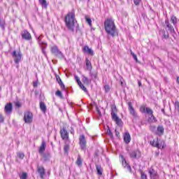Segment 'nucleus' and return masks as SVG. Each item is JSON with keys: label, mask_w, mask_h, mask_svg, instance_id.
Listing matches in <instances>:
<instances>
[{"label": "nucleus", "mask_w": 179, "mask_h": 179, "mask_svg": "<svg viewBox=\"0 0 179 179\" xmlns=\"http://www.w3.org/2000/svg\"><path fill=\"white\" fill-rule=\"evenodd\" d=\"M129 156L131 159H141L142 156V153L139 150H134L130 152Z\"/></svg>", "instance_id": "nucleus-7"}, {"label": "nucleus", "mask_w": 179, "mask_h": 179, "mask_svg": "<svg viewBox=\"0 0 179 179\" xmlns=\"http://www.w3.org/2000/svg\"><path fill=\"white\" fill-rule=\"evenodd\" d=\"M140 111L143 114H148L150 117H148V121L149 122H156L157 121L156 117L153 115V110L150 108L146 107V106L143 105L140 107Z\"/></svg>", "instance_id": "nucleus-3"}, {"label": "nucleus", "mask_w": 179, "mask_h": 179, "mask_svg": "<svg viewBox=\"0 0 179 179\" xmlns=\"http://www.w3.org/2000/svg\"><path fill=\"white\" fill-rule=\"evenodd\" d=\"M121 159H122V164L124 169H127V170L131 173L132 171V169L131 168V166L128 162H127V160L124 157V156L120 155Z\"/></svg>", "instance_id": "nucleus-13"}, {"label": "nucleus", "mask_w": 179, "mask_h": 179, "mask_svg": "<svg viewBox=\"0 0 179 179\" xmlns=\"http://www.w3.org/2000/svg\"><path fill=\"white\" fill-rule=\"evenodd\" d=\"M0 90H1V87H0Z\"/></svg>", "instance_id": "nucleus-62"}, {"label": "nucleus", "mask_w": 179, "mask_h": 179, "mask_svg": "<svg viewBox=\"0 0 179 179\" xmlns=\"http://www.w3.org/2000/svg\"><path fill=\"white\" fill-rule=\"evenodd\" d=\"M127 104L129 111L131 115H132L134 118H138V113H136V111H135V108H134V106H132V102L129 101Z\"/></svg>", "instance_id": "nucleus-10"}, {"label": "nucleus", "mask_w": 179, "mask_h": 179, "mask_svg": "<svg viewBox=\"0 0 179 179\" xmlns=\"http://www.w3.org/2000/svg\"><path fill=\"white\" fill-rule=\"evenodd\" d=\"M141 179H148V177L145 173H141Z\"/></svg>", "instance_id": "nucleus-49"}, {"label": "nucleus", "mask_w": 179, "mask_h": 179, "mask_svg": "<svg viewBox=\"0 0 179 179\" xmlns=\"http://www.w3.org/2000/svg\"><path fill=\"white\" fill-rule=\"evenodd\" d=\"M96 169L97 174L99 176H102L103 175V169L101 168V166L96 165Z\"/></svg>", "instance_id": "nucleus-23"}, {"label": "nucleus", "mask_w": 179, "mask_h": 179, "mask_svg": "<svg viewBox=\"0 0 179 179\" xmlns=\"http://www.w3.org/2000/svg\"><path fill=\"white\" fill-rule=\"evenodd\" d=\"M56 80L59 84L62 83V80H61V78L59 77V76H56Z\"/></svg>", "instance_id": "nucleus-44"}, {"label": "nucleus", "mask_w": 179, "mask_h": 179, "mask_svg": "<svg viewBox=\"0 0 179 179\" xmlns=\"http://www.w3.org/2000/svg\"><path fill=\"white\" fill-rule=\"evenodd\" d=\"M83 82L85 85H89L90 84V82H92V80H89V78L85 76H83Z\"/></svg>", "instance_id": "nucleus-24"}, {"label": "nucleus", "mask_w": 179, "mask_h": 179, "mask_svg": "<svg viewBox=\"0 0 179 179\" xmlns=\"http://www.w3.org/2000/svg\"><path fill=\"white\" fill-rule=\"evenodd\" d=\"M162 113H164V109H162Z\"/></svg>", "instance_id": "nucleus-61"}, {"label": "nucleus", "mask_w": 179, "mask_h": 179, "mask_svg": "<svg viewBox=\"0 0 179 179\" xmlns=\"http://www.w3.org/2000/svg\"><path fill=\"white\" fill-rule=\"evenodd\" d=\"M70 133L73 135L75 134V130H73V129H71V130L70 131Z\"/></svg>", "instance_id": "nucleus-56"}, {"label": "nucleus", "mask_w": 179, "mask_h": 179, "mask_svg": "<svg viewBox=\"0 0 179 179\" xmlns=\"http://www.w3.org/2000/svg\"><path fill=\"white\" fill-rule=\"evenodd\" d=\"M83 52H86V54H88L89 55H94V52L92 48H89V46L85 45L83 47Z\"/></svg>", "instance_id": "nucleus-18"}, {"label": "nucleus", "mask_w": 179, "mask_h": 179, "mask_svg": "<svg viewBox=\"0 0 179 179\" xmlns=\"http://www.w3.org/2000/svg\"><path fill=\"white\" fill-rule=\"evenodd\" d=\"M75 79H76L77 83H78V82H80V79H79V77H78L77 76H75Z\"/></svg>", "instance_id": "nucleus-52"}, {"label": "nucleus", "mask_w": 179, "mask_h": 179, "mask_svg": "<svg viewBox=\"0 0 179 179\" xmlns=\"http://www.w3.org/2000/svg\"><path fill=\"white\" fill-rule=\"evenodd\" d=\"M38 173L40 174L41 179H44V176H45V169L43 166L38 167Z\"/></svg>", "instance_id": "nucleus-19"}, {"label": "nucleus", "mask_w": 179, "mask_h": 179, "mask_svg": "<svg viewBox=\"0 0 179 179\" xmlns=\"http://www.w3.org/2000/svg\"><path fill=\"white\" fill-rule=\"evenodd\" d=\"M47 145L45 143V141H43L41 143V145L38 149V153L41 155H43L44 152H45V148H46Z\"/></svg>", "instance_id": "nucleus-16"}, {"label": "nucleus", "mask_w": 179, "mask_h": 179, "mask_svg": "<svg viewBox=\"0 0 179 179\" xmlns=\"http://www.w3.org/2000/svg\"><path fill=\"white\" fill-rule=\"evenodd\" d=\"M109 133H110V135L112 136L113 135V133H111V131L109 130Z\"/></svg>", "instance_id": "nucleus-60"}, {"label": "nucleus", "mask_w": 179, "mask_h": 179, "mask_svg": "<svg viewBox=\"0 0 179 179\" xmlns=\"http://www.w3.org/2000/svg\"><path fill=\"white\" fill-rule=\"evenodd\" d=\"M4 111L6 114H12V111H13V106L11 103H7L5 106Z\"/></svg>", "instance_id": "nucleus-14"}, {"label": "nucleus", "mask_w": 179, "mask_h": 179, "mask_svg": "<svg viewBox=\"0 0 179 179\" xmlns=\"http://www.w3.org/2000/svg\"><path fill=\"white\" fill-rule=\"evenodd\" d=\"M60 135L62 139H63L64 141H68V139H69V133H68V131H66V127H63L60 130Z\"/></svg>", "instance_id": "nucleus-11"}, {"label": "nucleus", "mask_w": 179, "mask_h": 179, "mask_svg": "<svg viewBox=\"0 0 179 179\" xmlns=\"http://www.w3.org/2000/svg\"><path fill=\"white\" fill-rule=\"evenodd\" d=\"M15 105L16 107H17V108H20V107H22V104L20 103V102L19 101H16L15 103Z\"/></svg>", "instance_id": "nucleus-45"}, {"label": "nucleus", "mask_w": 179, "mask_h": 179, "mask_svg": "<svg viewBox=\"0 0 179 179\" xmlns=\"http://www.w3.org/2000/svg\"><path fill=\"white\" fill-rule=\"evenodd\" d=\"M164 141L159 142L158 147H157L158 149H164Z\"/></svg>", "instance_id": "nucleus-33"}, {"label": "nucleus", "mask_w": 179, "mask_h": 179, "mask_svg": "<svg viewBox=\"0 0 179 179\" xmlns=\"http://www.w3.org/2000/svg\"><path fill=\"white\" fill-rule=\"evenodd\" d=\"M80 87L82 89V90H83V92H85V93H87V88H86L83 84Z\"/></svg>", "instance_id": "nucleus-42"}, {"label": "nucleus", "mask_w": 179, "mask_h": 179, "mask_svg": "<svg viewBox=\"0 0 179 179\" xmlns=\"http://www.w3.org/2000/svg\"><path fill=\"white\" fill-rule=\"evenodd\" d=\"M150 145L152 146H154V148H157L159 147V141L153 140L152 141H150Z\"/></svg>", "instance_id": "nucleus-30"}, {"label": "nucleus", "mask_w": 179, "mask_h": 179, "mask_svg": "<svg viewBox=\"0 0 179 179\" xmlns=\"http://www.w3.org/2000/svg\"><path fill=\"white\" fill-rule=\"evenodd\" d=\"M0 27L3 29H5V23H1V17H0Z\"/></svg>", "instance_id": "nucleus-48"}, {"label": "nucleus", "mask_w": 179, "mask_h": 179, "mask_svg": "<svg viewBox=\"0 0 179 179\" xmlns=\"http://www.w3.org/2000/svg\"><path fill=\"white\" fill-rule=\"evenodd\" d=\"M34 87H37V83H34Z\"/></svg>", "instance_id": "nucleus-59"}, {"label": "nucleus", "mask_w": 179, "mask_h": 179, "mask_svg": "<svg viewBox=\"0 0 179 179\" xmlns=\"http://www.w3.org/2000/svg\"><path fill=\"white\" fill-rule=\"evenodd\" d=\"M12 56L14 58V62H15V64H19L20 61H22V52H20V50H19L18 52H16V50H15L12 53Z\"/></svg>", "instance_id": "nucleus-6"}, {"label": "nucleus", "mask_w": 179, "mask_h": 179, "mask_svg": "<svg viewBox=\"0 0 179 179\" xmlns=\"http://www.w3.org/2000/svg\"><path fill=\"white\" fill-rule=\"evenodd\" d=\"M162 38H169V33L166 34V31H162Z\"/></svg>", "instance_id": "nucleus-37"}, {"label": "nucleus", "mask_w": 179, "mask_h": 179, "mask_svg": "<svg viewBox=\"0 0 179 179\" xmlns=\"http://www.w3.org/2000/svg\"><path fill=\"white\" fill-rule=\"evenodd\" d=\"M112 120L115 121V124H117L118 127H122V120L117 117V115H114V116L112 117Z\"/></svg>", "instance_id": "nucleus-17"}, {"label": "nucleus", "mask_w": 179, "mask_h": 179, "mask_svg": "<svg viewBox=\"0 0 179 179\" xmlns=\"http://www.w3.org/2000/svg\"><path fill=\"white\" fill-rule=\"evenodd\" d=\"M17 156L19 157V159L24 158V154L23 152H17Z\"/></svg>", "instance_id": "nucleus-38"}, {"label": "nucleus", "mask_w": 179, "mask_h": 179, "mask_svg": "<svg viewBox=\"0 0 179 179\" xmlns=\"http://www.w3.org/2000/svg\"><path fill=\"white\" fill-rule=\"evenodd\" d=\"M43 157L45 159V160H47V156L45 154L43 155Z\"/></svg>", "instance_id": "nucleus-58"}, {"label": "nucleus", "mask_w": 179, "mask_h": 179, "mask_svg": "<svg viewBox=\"0 0 179 179\" xmlns=\"http://www.w3.org/2000/svg\"><path fill=\"white\" fill-rule=\"evenodd\" d=\"M24 121L26 124H31V122H33V113L30 111L25 112L24 115Z\"/></svg>", "instance_id": "nucleus-5"}, {"label": "nucleus", "mask_w": 179, "mask_h": 179, "mask_svg": "<svg viewBox=\"0 0 179 179\" xmlns=\"http://www.w3.org/2000/svg\"><path fill=\"white\" fill-rule=\"evenodd\" d=\"M21 179H27V173H22L21 176H20Z\"/></svg>", "instance_id": "nucleus-43"}, {"label": "nucleus", "mask_w": 179, "mask_h": 179, "mask_svg": "<svg viewBox=\"0 0 179 179\" xmlns=\"http://www.w3.org/2000/svg\"><path fill=\"white\" fill-rule=\"evenodd\" d=\"M79 145L81 150H86V138L83 134L80 135L79 137Z\"/></svg>", "instance_id": "nucleus-9"}, {"label": "nucleus", "mask_w": 179, "mask_h": 179, "mask_svg": "<svg viewBox=\"0 0 179 179\" xmlns=\"http://www.w3.org/2000/svg\"><path fill=\"white\" fill-rule=\"evenodd\" d=\"M40 108L43 113H45V112L47 111V106H45V103H44V102L40 103Z\"/></svg>", "instance_id": "nucleus-21"}, {"label": "nucleus", "mask_w": 179, "mask_h": 179, "mask_svg": "<svg viewBox=\"0 0 179 179\" xmlns=\"http://www.w3.org/2000/svg\"><path fill=\"white\" fill-rule=\"evenodd\" d=\"M96 111L99 115H101V112H100V110L99 109V108H96Z\"/></svg>", "instance_id": "nucleus-54"}, {"label": "nucleus", "mask_w": 179, "mask_h": 179, "mask_svg": "<svg viewBox=\"0 0 179 179\" xmlns=\"http://www.w3.org/2000/svg\"><path fill=\"white\" fill-rule=\"evenodd\" d=\"M171 22L173 23V26H177V17L174 15H171Z\"/></svg>", "instance_id": "nucleus-25"}, {"label": "nucleus", "mask_w": 179, "mask_h": 179, "mask_svg": "<svg viewBox=\"0 0 179 179\" xmlns=\"http://www.w3.org/2000/svg\"><path fill=\"white\" fill-rule=\"evenodd\" d=\"M64 153H66V155H68V152H69V145H64Z\"/></svg>", "instance_id": "nucleus-36"}, {"label": "nucleus", "mask_w": 179, "mask_h": 179, "mask_svg": "<svg viewBox=\"0 0 179 179\" xmlns=\"http://www.w3.org/2000/svg\"><path fill=\"white\" fill-rule=\"evenodd\" d=\"M40 47L42 50L43 54L45 55V57H47V52H45V48H47V43L46 45H40Z\"/></svg>", "instance_id": "nucleus-29"}, {"label": "nucleus", "mask_w": 179, "mask_h": 179, "mask_svg": "<svg viewBox=\"0 0 179 179\" xmlns=\"http://www.w3.org/2000/svg\"><path fill=\"white\" fill-rule=\"evenodd\" d=\"M150 129H151V131H155V129H156V127L155 126H151Z\"/></svg>", "instance_id": "nucleus-53"}, {"label": "nucleus", "mask_w": 179, "mask_h": 179, "mask_svg": "<svg viewBox=\"0 0 179 179\" xmlns=\"http://www.w3.org/2000/svg\"><path fill=\"white\" fill-rule=\"evenodd\" d=\"M85 20H86V22L88 23V24H89L90 26H92V19H90V18L86 17H85Z\"/></svg>", "instance_id": "nucleus-41"}, {"label": "nucleus", "mask_w": 179, "mask_h": 179, "mask_svg": "<svg viewBox=\"0 0 179 179\" xmlns=\"http://www.w3.org/2000/svg\"><path fill=\"white\" fill-rule=\"evenodd\" d=\"M165 24L166 26L167 29L169 31H170L171 34L173 36V37H176V30L174 29V27L171 25L170 23V21L169 20H165Z\"/></svg>", "instance_id": "nucleus-8"}, {"label": "nucleus", "mask_w": 179, "mask_h": 179, "mask_svg": "<svg viewBox=\"0 0 179 179\" xmlns=\"http://www.w3.org/2000/svg\"><path fill=\"white\" fill-rule=\"evenodd\" d=\"M150 177H155L156 176V171H155V169H153V167H151L150 169H149V171H148Z\"/></svg>", "instance_id": "nucleus-26"}, {"label": "nucleus", "mask_w": 179, "mask_h": 179, "mask_svg": "<svg viewBox=\"0 0 179 179\" xmlns=\"http://www.w3.org/2000/svg\"><path fill=\"white\" fill-rule=\"evenodd\" d=\"M21 36L23 40H26L27 41H30V40H31V34L26 29L21 32Z\"/></svg>", "instance_id": "nucleus-12"}, {"label": "nucleus", "mask_w": 179, "mask_h": 179, "mask_svg": "<svg viewBox=\"0 0 179 179\" xmlns=\"http://www.w3.org/2000/svg\"><path fill=\"white\" fill-rule=\"evenodd\" d=\"M130 54H131V55H132L134 59H135V61L136 62H138V57L136 56V55H135V53H134V52H132V50L130 51Z\"/></svg>", "instance_id": "nucleus-35"}, {"label": "nucleus", "mask_w": 179, "mask_h": 179, "mask_svg": "<svg viewBox=\"0 0 179 179\" xmlns=\"http://www.w3.org/2000/svg\"><path fill=\"white\" fill-rule=\"evenodd\" d=\"M134 2L136 6H139V5H141V2H142V0H134Z\"/></svg>", "instance_id": "nucleus-39"}, {"label": "nucleus", "mask_w": 179, "mask_h": 179, "mask_svg": "<svg viewBox=\"0 0 179 179\" xmlns=\"http://www.w3.org/2000/svg\"><path fill=\"white\" fill-rule=\"evenodd\" d=\"M55 94H56V96H59V97H62V93L59 90H57Z\"/></svg>", "instance_id": "nucleus-46"}, {"label": "nucleus", "mask_w": 179, "mask_h": 179, "mask_svg": "<svg viewBox=\"0 0 179 179\" xmlns=\"http://www.w3.org/2000/svg\"><path fill=\"white\" fill-rule=\"evenodd\" d=\"M115 136H117V138H120V131L115 130Z\"/></svg>", "instance_id": "nucleus-51"}, {"label": "nucleus", "mask_w": 179, "mask_h": 179, "mask_svg": "<svg viewBox=\"0 0 179 179\" xmlns=\"http://www.w3.org/2000/svg\"><path fill=\"white\" fill-rule=\"evenodd\" d=\"M85 62H86V66H87V71H92L93 68L92 66V62H90L88 59H85Z\"/></svg>", "instance_id": "nucleus-22"}, {"label": "nucleus", "mask_w": 179, "mask_h": 179, "mask_svg": "<svg viewBox=\"0 0 179 179\" xmlns=\"http://www.w3.org/2000/svg\"><path fill=\"white\" fill-rule=\"evenodd\" d=\"M123 139L124 142L128 145L129 142H131V134H129V132L127 131L123 135Z\"/></svg>", "instance_id": "nucleus-15"}, {"label": "nucleus", "mask_w": 179, "mask_h": 179, "mask_svg": "<svg viewBox=\"0 0 179 179\" xmlns=\"http://www.w3.org/2000/svg\"><path fill=\"white\" fill-rule=\"evenodd\" d=\"M104 27L108 36H111L112 37H115V36H117V28L115 27V24L113 19L108 18L104 22Z\"/></svg>", "instance_id": "nucleus-2"}, {"label": "nucleus", "mask_w": 179, "mask_h": 179, "mask_svg": "<svg viewBox=\"0 0 179 179\" xmlns=\"http://www.w3.org/2000/svg\"><path fill=\"white\" fill-rule=\"evenodd\" d=\"M138 85L139 87H141V86H142V82L138 80Z\"/></svg>", "instance_id": "nucleus-57"}, {"label": "nucleus", "mask_w": 179, "mask_h": 179, "mask_svg": "<svg viewBox=\"0 0 179 179\" xmlns=\"http://www.w3.org/2000/svg\"><path fill=\"white\" fill-rule=\"evenodd\" d=\"M59 85L62 90H65V85H64V83L62 82Z\"/></svg>", "instance_id": "nucleus-47"}, {"label": "nucleus", "mask_w": 179, "mask_h": 179, "mask_svg": "<svg viewBox=\"0 0 179 179\" xmlns=\"http://www.w3.org/2000/svg\"><path fill=\"white\" fill-rule=\"evenodd\" d=\"M64 22L68 30L73 33V31H75V24L78 23L75 15V10H72L66 14Z\"/></svg>", "instance_id": "nucleus-1"}, {"label": "nucleus", "mask_w": 179, "mask_h": 179, "mask_svg": "<svg viewBox=\"0 0 179 179\" xmlns=\"http://www.w3.org/2000/svg\"><path fill=\"white\" fill-rule=\"evenodd\" d=\"M41 38H43V35H41L37 39L39 45H47V43L45 42H43Z\"/></svg>", "instance_id": "nucleus-27"}, {"label": "nucleus", "mask_w": 179, "mask_h": 179, "mask_svg": "<svg viewBox=\"0 0 179 179\" xmlns=\"http://www.w3.org/2000/svg\"><path fill=\"white\" fill-rule=\"evenodd\" d=\"M39 3L44 8H47V1L46 0H38Z\"/></svg>", "instance_id": "nucleus-32"}, {"label": "nucleus", "mask_w": 179, "mask_h": 179, "mask_svg": "<svg viewBox=\"0 0 179 179\" xmlns=\"http://www.w3.org/2000/svg\"><path fill=\"white\" fill-rule=\"evenodd\" d=\"M51 52L58 58H64V54L58 49V46L54 45L51 48Z\"/></svg>", "instance_id": "nucleus-4"}, {"label": "nucleus", "mask_w": 179, "mask_h": 179, "mask_svg": "<svg viewBox=\"0 0 179 179\" xmlns=\"http://www.w3.org/2000/svg\"><path fill=\"white\" fill-rule=\"evenodd\" d=\"M83 163V159H82V157L80 156V155H78L77 157V160L76 162V164H77L78 167H82Z\"/></svg>", "instance_id": "nucleus-20"}, {"label": "nucleus", "mask_w": 179, "mask_h": 179, "mask_svg": "<svg viewBox=\"0 0 179 179\" xmlns=\"http://www.w3.org/2000/svg\"><path fill=\"white\" fill-rule=\"evenodd\" d=\"M78 86L80 87L83 84H82L81 81H78Z\"/></svg>", "instance_id": "nucleus-55"}, {"label": "nucleus", "mask_w": 179, "mask_h": 179, "mask_svg": "<svg viewBox=\"0 0 179 179\" xmlns=\"http://www.w3.org/2000/svg\"><path fill=\"white\" fill-rule=\"evenodd\" d=\"M104 90H105L106 93H108V92H110V85H105Z\"/></svg>", "instance_id": "nucleus-40"}, {"label": "nucleus", "mask_w": 179, "mask_h": 179, "mask_svg": "<svg viewBox=\"0 0 179 179\" xmlns=\"http://www.w3.org/2000/svg\"><path fill=\"white\" fill-rule=\"evenodd\" d=\"M117 106H114L111 107V115L114 117V115H117Z\"/></svg>", "instance_id": "nucleus-28"}, {"label": "nucleus", "mask_w": 179, "mask_h": 179, "mask_svg": "<svg viewBox=\"0 0 179 179\" xmlns=\"http://www.w3.org/2000/svg\"><path fill=\"white\" fill-rule=\"evenodd\" d=\"M157 131L159 132V134H163L164 133V128L163 127V126H159L157 127Z\"/></svg>", "instance_id": "nucleus-34"}, {"label": "nucleus", "mask_w": 179, "mask_h": 179, "mask_svg": "<svg viewBox=\"0 0 179 179\" xmlns=\"http://www.w3.org/2000/svg\"><path fill=\"white\" fill-rule=\"evenodd\" d=\"M3 121H4L3 116H2V115H0V122H3Z\"/></svg>", "instance_id": "nucleus-50"}, {"label": "nucleus", "mask_w": 179, "mask_h": 179, "mask_svg": "<svg viewBox=\"0 0 179 179\" xmlns=\"http://www.w3.org/2000/svg\"><path fill=\"white\" fill-rule=\"evenodd\" d=\"M90 76H91L92 79H96L97 78V73H93L92 71H90Z\"/></svg>", "instance_id": "nucleus-31"}]
</instances>
